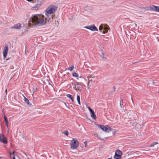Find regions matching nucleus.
Instances as JSON below:
<instances>
[{
    "label": "nucleus",
    "instance_id": "obj_43",
    "mask_svg": "<svg viewBox=\"0 0 159 159\" xmlns=\"http://www.w3.org/2000/svg\"><path fill=\"white\" fill-rule=\"evenodd\" d=\"M26 48H25V52H26Z\"/></svg>",
    "mask_w": 159,
    "mask_h": 159
},
{
    "label": "nucleus",
    "instance_id": "obj_10",
    "mask_svg": "<svg viewBox=\"0 0 159 159\" xmlns=\"http://www.w3.org/2000/svg\"><path fill=\"white\" fill-rule=\"evenodd\" d=\"M21 27V24L20 23H18L14 25L13 26L11 27L10 29H16L19 30L20 29Z\"/></svg>",
    "mask_w": 159,
    "mask_h": 159
},
{
    "label": "nucleus",
    "instance_id": "obj_13",
    "mask_svg": "<svg viewBox=\"0 0 159 159\" xmlns=\"http://www.w3.org/2000/svg\"><path fill=\"white\" fill-rule=\"evenodd\" d=\"M121 156L117 154V152H115L114 156L115 158L116 159H120L121 158Z\"/></svg>",
    "mask_w": 159,
    "mask_h": 159
},
{
    "label": "nucleus",
    "instance_id": "obj_12",
    "mask_svg": "<svg viewBox=\"0 0 159 159\" xmlns=\"http://www.w3.org/2000/svg\"><path fill=\"white\" fill-rule=\"evenodd\" d=\"M40 7V4H38L36 5L35 6L33 7L32 9L33 10H38Z\"/></svg>",
    "mask_w": 159,
    "mask_h": 159
},
{
    "label": "nucleus",
    "instance_id": "obj_36",
    "mask_svg": "<svg viewBox=\"0 0 159 159\" xmlns=\"http://www.w3.org/2000/svg\"><path fill=\"white\" fill-rule=\"evenodd\" d=\"M64 104H65V105L66 107H67V106L66 105V103L65 102H64Z\"/></svg>",
    "mask_w": 159,
    "mask_h": 159
},
{
    "label": "nucleus",
    "instance_id": "obj_19",
    "mask_svg": "<svg viewBox=\"0 0 159 159\" xmlns=\"http://www.w3.org/2000/svg\"><path fill=\"white\" fill-rule=\"evenodd\" d=\"M77 101L78 102V104L79 105H80V96L79 95H78L77 94Z\"/></svg>",
    "mask_w": 159,
    "mask_h": 159
},
{
    "label": "nucleus",
    "instance_id": "obj_37",
    "mask_svg": "<svg viewBox=\"0 0 159 159\" xmlns=\"http://www.w3.org/2000/svg\"><path fill=\"white\" fill-rule=\"evenodd\" d=\"M23 154H24L25 155H26V156H27V155L25 153H24V152H23Z\"/></svg>",
    "mask_w": 159,
    "mask_h": 159
},
{
    "label": "nucleus",
    "instance_id": "obj_3",
    "mask_svg": "<svg viewBox=\"0 0 159 159\" xmlns=\"http://www.w3.org/2000/svg\"><path fill=\"white\" fill-rule=\"evenodd\" d=\"M79 144V142L77 140L73 139L70 142V148L71 149H74L78 146Z\"/></svg>",
    "mask_w": 159,
    "mask_h": 159
},
{
    "label": "nucleus",
    "instance_id": "obj_14",
    "mask_svg": "<svg viewBox=\"0 0 159 159\" xmlns=\"http://www.w3.org/2000/svg\"><path fill=\"white\" fill-rule=\"evenodd\" d=\"M90 114L92 117L94 119H95L96 118L95 115V113H94V111L91 112H90Z\"/></svg>",
    "mask_w": 159,
    "mask_h": 159
},
{
    "label": "nucleus",
    "instance_id": "obj_39",
    "mask_svg": "<svg viewBox=\"0 0 159 159\" xmlns=\"http://www.w3.org/2000/svg\"><path fill=\"white\" fill-rule=\"evenodd\" d=\"M107 159H112V158L111 157V158H109Z\"/></svg>",
    "mask_w": 159,
    "mask_h": 159
},
{
    "label": "nucleus",
    "instance_id": "obj_15",
    "mask_svg": "<svg viewBox=\"0 0 159 159\" xmlns=\"http://www.w3.org/2000/svg\"><path fill=\"white\" fill-rule=\"evenodd\" d=\"M24 96V101H25V102L26 103H27L28 105H30V106H31V104H29V100H28V99H27L25 96Z\"/></svg>",
    "mask_w": 159,
    "mask_h": 159
},
{
    "label": "nucleus",
    "instance_id": "obj_1",
    "mask_svg": "<svg viewBox=\"0 0 159 159\" xmlns=\"http://www.w3.org/2000/svg\"><path fill=\"white\" fill-rule=\"evenodd\" d=\"M30 20L34 25H44L48 21L44 16L41 14L34 15L32 16Z\"/></svg>",
    "mask_w": 159,
    "mask_h": 159
},
{
    "label": "nucleus",
    "instance_id": "obj_38",
    "mask_svg": "<svg viewBox=\"0 0 159 159\" xmlns=\"http://www.w3.org/2000/svg\"><path fill=\"white\" fill-rule=\"evenodd\" d=\"M102 57L104 59V58H105V59H106V58L105 57H104L103 56H102Z\"/></svg>",
    "mask_w": 159,
    "mask_h": 159
},
{
    "label": "nucleus",
    "instance_id": "obj_21",
    "mask_svg": "<svg viewBox=\"0 0 159 159\" xmlns=\"http://www.w3.org/2000/svg\"><path fill=\"white\" fill-rule=\"evenodd\" d=\"M158 143L157 142H154L151 143L149 146L150 147H154V146L156 144H158Z\"/></svg>",
    "mask_w": 159,
    "mask_h": 159
},
{
    "label": "nucleus",
    "instance_id": "obj_34",
    "mask_svg": "<svg viewBox=\"0 0 159 159\" xmlns=\"http://www.w3.org/2000/svg\"><path fill=\"white\" fill-rule=\"evenodd\" d=\"M9 59H10V58H7V59H6V60H9Z\"/></svg>",
    "mask_w": 159,
    "mask_h": 159
},
{
    "label": "nucleus",
    "instance_id": "obj_31",
    "mask_svg": "<svg viewBox=\"0 0 159 159\" xmlns=\"http://www.w3.org/2000/svg\"><path fill=\"white\" fill-rule=\"evenodd\" d=\"M113 89H114V90L113 91V92H115V86H113Z\"/></svg>",
    "mask_w": 159,
    "mask_h": 159
},
{
    "label": "nucleus",
    "instance_id": "obj_40",
    "mask_svg": "<svg viewBox=\"0 0 159 159\" xmlns=\"http://www.w3.org/2000/svg\"><path fill=\"white\" fill-rule=\"evenodd\" d=\"M102 54H103V56L104 54H103V53H102Z\"/></svg>",
    "mask_w": 159,
    "mask_h": 159
},
{
    "label": "nucleus",
    "instance_id": "obj_4",
    "mask_svg": "<svg viewBox=\"0 0 159 159\" xmlns=\"http://www.w3.org/2000/svg\"><path fill=\"white\" fill-rule=\"evenodd\" d=\"M73 88L75 90L80 91L83 88V85L81 83L76 82L74 83Z\"/></svg>",
    "mask_w": 159,
    "mask_h": 159
},
{
    "label": "nucleus",
    "instance_id": "obj_17",
    "mask_svg": "<svg viewBox=\"0 0 159 159\" xmlns=\"http://www.w3.org/2000/svg\"><path fill=\"white\" fill-rule=\"evenodd\" d=\"M156 6L152 5L150 7V8L152 11H155Z\"/></svg>",
    "mask_w": 159,
    "mask_h": 159
},
{
    "label": "nucleus",
    "instance_id": "obj_42",
    "mask_svg": "<svg viewBox=\"0 0 159 159\" xmlns=\"http://www.w3.org/2000/svg\"><path fill=\"white\" fill-rule=\"evenodd\" d=\"M27 158L28 159H30L28 157H27Z\"/></svg>",
    "mask_w": 159,
    "mask_h": 159
},
{
    "label": "nucleus",
    "instance_id": "obj_8",
    "mask_svg": "<svg viewBox=\"0 0 159 159\" xmlns=\"http://www.w3.org/2000/svg\"><path fill=\"white\" fill-rule=\"evenodd\" d=\"M95 76H93V75H89L87 77V78L88 80V84H93V82L94 81V78Z\"/></svg>",
    "mask_w": 159,
    "mask_h": 159
},
{
    "label": "nucleus",
    "instance_id": "obj_26",
    "mask_svg": "<svg viewBox=\"0 0 159 159\" xmlns=\"http://www.w3.org/2000/svg\"><path fill=\"white\" fill-rule=\"evenodd\" d=\"M103 32H107L108 31V28L107 27H105L103 29Z\"/></svg>",
    "mask_w": 159,
    "mask_h": 159
},
{
    "label": "nucleus",
    "instance_id": "obj_32",
    "mask_svg": "<svg viewBox=\"0 0 159 159\" xmlns=\"http://www.w3.org/2000/svg\"><path fill=\"white\" fill-rule=\"evenodd\" d=\"M13 159H16L15 155H13Z\"/></svg>",
    "mask_w": 159,
    "mask_h": 159
},
{
    "label": "nucleus",
    "instance_id": "obj_11",
    "mask_svg": "<svg viewBox=\"0 0 159 159\" xmlns=\"http://www.w3.org/2000/svg\"><path fill=\"white\" fill-rule=\"evenodd\" d=\"M148 84L149 85V86H153V85L154 84L155 85H157V83L155 82H154L153 80H151L149 82H148Z\"/></svg>",
    "mask_w": 159,
    "mask_h": 159
},
{
    "label": "nucleus",
    "instance_id": "obj_27",
    "mask_svg": "<svg viewBox=\"0 0 159 159\" xmlns=\"http://www.w3.org/2000/svg\"><path fill=\"white\" fill-rule=\"evenodd\" d=\"M72 75L74 77H76L78 76V74L75 72H74L72 74Z\"/></svg>",
    "mask_w": 159,
    "mask_h": 159
},
{
    "label": "nucleus",
    "instance_id": "obj_35",
    "mask_svg": "<svg viewBox=\"0 0 159 159\" xmlns=\"http://www.w3.org/2000/svg\"><path fill=\"white\" fill-rule=\"evenodd\" d=\"M131 100H132V102H133V98H132V96H131Z\"/></svg>",
    "mask_w": 159,
    "mask_h": 159
},
{
    "label": "nucleus",
    "instance_id": "obj_30",
    "mask_svg": "<svg viewBox=\"0 0 159 159\" xmlns=\"http://www.w3.org/2000/svg\"><path fill=\"white\" fill-rule=\"evenodd\" d=\"M88 109H89L90 112H91L93 111V110H92V109H91V108L90 107H88Z\"/></svg>",
    "mask_w": 159,
    "mask_h": 159
},
{
    "label": "nucleus",
    "instance_id": "obj_9",
    "mask_svg": "<svg viewBox=\"0 0 159 159\" xmlns=\"http://www.w3.org/2000/svg\"><path fill=\"white\" fill-rule=\"evenodd\" d=\"M8 47L7 45H5L3 51V56L4 58H5L7 56L8 51Z\"/></svg>",
    "mask_w": 159,
    "mask_h": 159
},
{
    "label": "nucleus",
    "instance_id": "obj_6",
    "mask_svg": "<svg viewBox=\"0 0 159 159\" xmlns=\"http://www.w3.org/2000/svg\"><path fill=\"white\" fill-rule=\"evenodd\" d=\"M0 142L5 144L8 143L7 138L3 134H0Z\"/></svg>",
    "mask_w": 159,
    "mask_h": 159
},
{
    "label": "nucleus",
    "instance_id": "obj_16",
    "mask_svg": "<svg viewBox=\"0 0 159 159\" xmlns=\"http://www.w3.org/2000/svg\"><path fill=\"white\" fill-rule=\"evenodd\" d=\"M67 97L69 98H70L72 102H74L73 98L72 97V95L70 94H68L66 95Z\"/></svg>",
    "mask_w": 159,
    "mask_h": 159
},
{
    "label": "nucleus",
    "instance_id": "obj_41",
    "mask_svg": "<svg viewBox=\"0 0 159 159\" xmlns=\"http://www.w3.org/2000/svg\"><path fill=\"white\" fill-rule=\"evenodd\" d=\"M85 143V146H86V144H85V143Z\"/></svg>",
    "mask_w": 159,
    "mask_h": 159
},
{
    "label": "nucleus",
    "instance_id": "obj_44",
    "mask_svg": "<svg viewBox=\"0 0 159 159\" xmlns=\"http://www.w3.org/2000/svg\"><path fill=\"white\" fill-rule=\"evenodd\" d=\"M51 84V85L52 86V84Z\"/></svg>",
    "mask_w": 159,
    "mask_h": 159
},
{
    "label": "nucleus",
    "instance_id": "obj_5",
    "mask_svg": "<svg viewBox=\"0 0 159 159\" xmlns=\"http://www.w3.org/2000/svg\"><path fill=\"white\" fill-rule=\"evenodd\" d=\"M98 126L102 130L105 132H109V131H111V129L108 125H98Z\"/></svg>",
    "mask_w": 159,
    "mask_h": 159
},
{
    "label": "nucleus",
    "instance_id": "obj_23",
    "mask_svg": "<svg viewBox=\"0 0 159 159\" xmlns=\"http://www.w3.org/2000/svg\"><path fill=\"white\" fill-rule=\"evenodd\" d=\"M74 68V66L73 64L71 66H70V67H69V68H68V70H69L70 71H71L73 70Z\"/></svg>",
    "mask_w": 159,
    "mask_h": 159
},
{
    "label": "nucleus",
    "instance_id": "obj_2",
    "mask_svg": "<svg viewBox=\"0 0 159 159\" xmlns=\"http://www.w3.org/2000/svg\"><path fill=\"white\" fill-rule=\"evenodd\" d=\"M57 8L56 6L51 4L45 10L46 15L45 19L48 21H52L53 20V19L55 16V15L53 14L57 10Z\"/></svg>",
    "mask_w": 159,
    "mask_h": 159
},
{
    "label": "nucleus",
    "instance_id": "obj_18",
    "mask_svg": "<svg viewBox=\"0 0 159 159\" xmlns=\"http://www.w3.org/2000/svg\"><path fill=\"white\" fill-rule=\"evenodd\" d=\"M123 100L121 99L120 100V106L121 108H123L124 107L123 104Z\"/></svg>",
    "mask_w": 159,
    "mask_h": 159
},
{
    "label": "nucleus",
    "instance_id": "obj_25",
    "mask_svg": "<svg viewBox=\"0 0 159 159\" xmlns=\"http://www.w3.org/2000/svg\"><path fill=\"white\" fill-rule=\"evenodd\" d=\"M103 29H104V28L102 26L100 25L99 29V30L100 31L102 32V30H103Z\"/></svg>",
    "mask_w": 159,
    "mask_h": 159
},
{
    "label": "nucleus",
    "instance_id": "obj_24",
    "mask_svg": "<svg viewBox=\"0 0 159 159\" xmlns=\"http://www.w3.org/2000/svg\"><path fill=\"white\" fill-rule=\"evenodd\" d=\"M63 133L66 135L67 136L69 134V132L67 130H66L64 131Z\"/></svg>",
    "mask_w": 159,
    "mask_h": 159
},
{
    "label": "nucleus",
    "instance_id": "obj_7",
    "mask_svg": "<svg viewBox=\"0 0 159 159\" xmlns=\"http://www.w3.org/2000/svg\"><path fill=\"white\" fill-rule=\"evenodd\" d=\"M85 28L89 29L91 30L94 31H98V29L94 25H91L90 26H87L84 27Z\"/></svg>",
    "mask_w": 159,
    "mask_h": 159
},
{
    "label": "nucleus",
    "instance_id": "obj_28",
    "mask_svg": "<svg viewBox=\"0 0 159 159\" xmlns=\"http://www.w3.org/2000/svg\"><path fill=\"white\" fill-rule=\"evenodd\" d=\"M155 11L159 12V7L156 6Z\"/></svg>",
    "mask_w": 159,
    "mask_h": 159
},
{
    "label": "nucleus",
    "instance_id": "obj_33",
    "mask_svg": "<svg viewBox=\"0 0 159 159\" xmlns=\"http://www.w3.org/2000/svg\"><path fill=\"white\" fill-rule=\"evenodd\" d=\"M5 92H6V95H7V89H6V90H5Z\"/></svg>",
    "mask_w": 159,
    "mask_h": 159
},
{
    "label": "nucleus",
    "instance_id": "obj_20",
    "mask_svg": "<svg viewBox=\"0 0 159 159\" xmlns=\"http://www.w3.org/2000/svg\"><path fill=\"white\" fill-rule=\"evenodd\" d=\"M116 152H117V153L120 156H122V152L119 150H116Z\"/></svg>",
    "mask_w": 159,
    "mask_h": 159
},
{
    "label": "nucleus",
    "instance_id": "obj_22",
    "mask_svg": "<svg viewBox=\"0 0 159 159\" xmlns=\"http://www.w3.org/2000/svg\"><path fill=\"white\" fill-rule=\"evenodd\" d=\"M4 120H5V123H6V125L7 126H8V121H7V118L6 117V116L4 115Z\"/></svg>",
    "mask_w": 159,
    "mask_h": 159
},
{
    "label": "nucleus",
    "instance_id": "obj_29",
    "mask_svg": "<svg viewBox=\"0 0 159 159\" xmlns=\"http://www.w3.org/2000/svg\"><path fill=\"white\" fill-rule=\"evenodd\" d=\"M16 153V152L15 151H13L11 153V152H10V155L11 156V154L14 155L15 153Z\"/></svg>",
    "mask_w": 159,
    "mask_h": 159
}]
</instances>
